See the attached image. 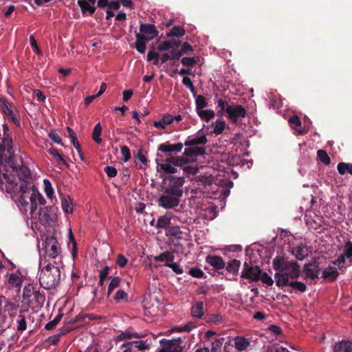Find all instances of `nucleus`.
<instances>
[{
    "label": "nucleus",
    "mask_w": 352,
    "mask_h": 352,
    "mask_svg": "<svg viewBox=\"0 0 352 352\" xmlns=\"http://www.w3.org/2000/svg\"><path fill=\"white\" fill-rule=\"evenodd\" d=\"M0 188L8 193L19 195V202L21 207L27 210L30 206L32 216L35 214L38 202L34 197L30 195V184L23 177H0Z\"/></svg>",
    "instance_id": "f257e3e1"
},
{
    "label": "nucleus",
    "mask_w": 352,
    "mask_h": 352,
    "mask_svg": "<svg viewBox=\"0 0 352 352\" xmlns=\"http://www.w3.org/2000/svg\"><path fill=\"white\" fill-rule=\"evenodd\" d=\"M163 194L159 197L157 204L165 209L173 208L179 204V198L183 195L182 186L184 177H160Z\"/></svg>",
    "instance_id": "f03ea898"
},
{
    "label": "nucleus",
    "mask_w": 352,
    "mask_h": 352,
    "mask_svg": "<svg viewBox=\"0 0 352 352\" xmlns=\"http://www.w3.org/2000/svg\"><path fill=\"white\" fill-rule=\"evenodd\" d=\"M272 266L276 272L274 275L276 285L281 287L283 280L296 279L300 276V266L297 262L289 261L284 256H276L273 259Z\"/></svg>",
    "instance_id": "7ed1b4c3"
},
{
    "label": "nucleus",
    "mask_w": 352,
    "mask_h": 352,
    "mask_svg": "<svg viewBox=\"0 0 352 352\" xmlns=\"http://www.w3.org/2000/svg\"><path fill=\"white\" fill-rule=\"evenodd\" d=\"M15 150L12 137L0 138V164L4 167L6 173L2 176H9L8 174L7 166H14Z\"/></svg>",
    "instance_id": "20e7f679"
},
{
    "label": "nucleus",
    "mask_w": 352,
    "mask_h": 352,
    "mask_svg": "<svg viewBox=\"0 0 352 352\" xmlns=\"http://www.w3.org/2000/svg\"><path fill=\"white\" fill-rule=\"evenodd\" d=\"M60 270L51 263L47 264L41 271L39 284L45 289L55 288L60 283Z\"/></svg>",
    "instance_id": "39448f33"
},
{
    "label": "nucleus",
    "mask_w": 352,
    "mask_h": 352,
    "mask_svg": "<svg viewBox=\"0 0 352 352\" xmlns=\"http://www.w3.org/2000/svg\"><path fill=\"white\" fill-rule=\"evenodd\" d=\"M193 184L196 185L192 190L195 193L200 192L202 193L214 192L213 186L214 177H195Z\"/></svg>",
    "instance_id": "423d86ee"
},
{
    "label": "nucleus",
    "mask_w": 352,
    "mask_h": 352,
    "mask_svg": "<svg viewBox=\"0 0 352 352\" xmlns=\"http://www.w3.org/2000/svg\"><path fill=\"white\" fill-rule=\"evenodd\" d=\"M167 162L172 166H179L187 174L195 175L198 172V168L195 165H186V160L184 157H170Z\"/></svg>",
    "instance_id": "0eeeda50"
},
{
    "label": "nucleus",
    "mask_w": 352,
    "mask_h": 352,
    "mask_svg": "<svg viewBox=\"0 0 352 352\" xmlns=\"http://www.w3.org/2000/svg\"><path fill=\"white\" fill-rule=\"evenodd\" d=\"M45 252L49 257L55 258L60 252L58 243L53 235H47L43 243Z\"/></svg>",
    "instance_id": "6e6552de"
},
{
    "label": "nucleus",
    "mask_w": 352,
    "mask_h": 352,
    "mask_svg": "<svg viewBox=\"0 0 352 352\" xmlns=\"http://www.w3.org/2000/svg\"><path fill=\"white\" fill-rule=\"evenodd\" d=\"M57 208L53 206L41 208L38 214V220L42 225H50L56 219Z\"/></svg>",
    "instance_id": "1a4fd4ad"
},
{
    "label": "nucleus",
    "mask_w": 352,
    "mask_h": 352,
    "mask_svg": "<svg viewBox=\"0 0 352 352\" xmlns=\"http://www.w3.org/2000/svg\"><path fill=\"white\" fill-rule=\"evenodd\" d=\"M261 275V269L257 265H252L247 262L243 264V269L241 274V277L248 279L251 281H258Z\"/></svg>",
    "instance_id": "9d476101"
},
{
    "label": "nucleus",
    "mask_w": 352,
    "mask_h": 352,
    "mask_svg": "<svg viewBox=\"0 0 352 352\" xmlns=\"http://www.w3.org/2000/svg\"><path fill=\"white\" fill-rule=\"evenodd\" d=\"M226 113L228 118L232 123H236L239 119L245 118L247 113L245 108L240 104L227 107Z\"/></svg>",
    "instance_id": "9b49d317"
},
{
    "label": "nucleus",
    "mask_w": 352,
    "mask_h": 352,
    "mask_svg": "<svg viewBox=\"0 0 352 352\" xmlns=\"http://www.w3.org/2000/svg\"><path fill=\"white\" fill-rule=\"evenodd\" d=\"M1 111L16 126H20V120L17 111L12 108V103L8 102L5 98L1 100Z\"/></svg>",
    "instance_id": "f8f14e48"
},
{
    "label": "nucleus",
    "mask_w": 352,
    "mask_h": 352,
    "mask_svg": "<svg viewBox=\"0 0 352 352\" xmlns=\"http://www.w3.org/2000/svg\"><path fill=\"white\" fill-rule=\"evenodd\" d=\"M205 153L206 150L204 147L190 146L184 149L183 157L186 160V165H191L190 162H195L198 156L203 155Z\"/></svg>",
    "instance_id": "ddd939ff"
},
{
    "label": "nucleus",
    "mask_w": 352,
    "mask_h": 352,
    "mask_svg": "<svg viewBox=\"0 0 352 352\" xmlns=\"http://www.w3.org/2000/svg\"><path fill=\"white\" fill-rule=\"evenodd\" d=\"M144 35L147 41H151L159 34V31L155 25L151 23H141L140 25V32Z\"/></svg>",
    "instance_id": "4468645a"
},
{
    "label": "nucleus",
    "mask_w": 352,
    "mask_h": 352,
    "mask_svg": "<svg viewBox=\"0 0 352 352\" xmlns=\"http://www.w3.org/2000/svg\"><path fill=\"white\" fill-rule=\"evenodd\" d=\"M160 344L162 349L158 352H181L179 344L175 340L162 339Z\"/></svg>",
    "instance_id": "2eb2a0df"
},
{
    "label": "nucleus",
    "mask_w": 352,
    "mask_h": 352,
    "mask_svg": "<svg viewBox=\"0 0 352 352\" xmlns=\"http://www.w3.org/2000/svg\"><path fill=\"white\" fill-rule=\"evenodd\" d=\"M288 122L291 127L295 129L299 135H302L308 132V129H305V127L302 126V122L298 116H292L289 118Z\"/></svg>",
    "instance_id": "dca6fc26"
},
{
    "label": "nucleus",
    "mask_w": 352,
    "mask_h": 352,
    "mask_svg": "<svg viewBox=\"0 0 352 352\" xmlns=\"http://www.w3.org/2000/svg\"><path fill=\"white\" fill-rule=\"evenodd\" d=\"M292 253L295 256L296 259L302 261L308 256L310 253V248L305 244H301L294 248L292 250Z\"/></svg>",
    "instance_id": "f3484780"
},
{
    "label": "nucleus",
    "mask_w": 352,
    "mask_h": 352,
    "mask_svg": "<svg viewBox=\"0 0 352 352\" xmlns=\"http://www.w3.org/2000/svg\"><path fill=\"white\" fill-rule=\"evenodd\" d=\"M206 262L212 266L216 270H222L226 267V263L222 257L215 255H208L206 258Z\"/></svg>",
    "instance_id": "a211bd4d"
},
{
    "label": "nucleus",
    "mask_w": 352,
    "mask_h": 352,
    "mask_svg": "<svg viewBox=\"0 0 352 352\" xmlns=\"http://www.w3.org/2000/svg\"><path fill=\"white\" fill-rule=\"evenodd\" d=\"M283 280V282L281 284V287L284 286H289L295 291L300 292L301 293H303L307 290V285L302 282L289 280Z\"/></svg>",
    "instance_id": "6ab92c4d"
},
{
    "label": "nucleus",
    "mask_w": 352,
    "mask_h": 352,
    "mask_svg": "<svg viewBox=\"0 0 352 352\" xmlns=\"http://www.w3.org/2000/svg\"><path fill=\"white\" fill-rule=\"evenodd\" d=\"M235 349L240 352L246 351L250 346V342L243 336H236L234 339Z\"/></svg>",
    "instance_id": "aec40b11"
},
{
    "label": "nucleus",
    "mask_w": 352,
    "mask_h": 352,
    "mask_svg": "<svg viewBox=\"0 0 352 352\" xmlns=\"http://www.w3.org/2000/svg\"><path fill=\"white\" fill-rule=\"evenodd\" d=\"M184 144L182 143H177L175 144H170L168 143H164L160 144L158 147V150L164 152V153H170V152H174V153H178L180 152L184 146Z\"/></svg>",
    "instance_id": "412c9836"
},
{
    "label": "nucleus",
    "mask_w": 352,
    "mask_h": 352,
    "mask_svg": "<svg viewBox=\"0 0 352 352\" xmlns=\"http://www.w3.org/2000/svg\"><path fill=\"white\" fill-rule=\"evenodd\" d=\"M333 352H352V342L342 340L335 344Z\"/></svg>",
    "instance_id": "4be33fe9"
},
{
    "label": "nucleus",
    "mask_w": 352,
    "mask_h": 352,
    "mask_svg": "<svg viewBox=\"0 0 352 352\" xmlns=\"http://www.w3.org/2000/svg\"><path fill=\"white\" fill-rule=\"evenodd\" d=\"M208 139L205 135L197 136L193 138H188L184 144L187 146L195 147L197 145H204L207 143Z\"/></svg>",
    "instance_id": "5701e85b"
},
{
    "label": "nucleus",
    "mask_w": 352,
    "mask_h": 352,
    "mask_svg": "<svg viewBox=\"0 0 352 352\" xmlns=\"http://www.w3.org/2000/svg\"><path fill=\"white\" fill-rule=\"evenodd\" d=\"M339 275V272L334 267L329 266L322 272V278L329 281H334Z\"/></svg>",
    "instance_id": "b1692460"
},
{
    "label": "nucleus",
    "mask_w": 352,
    "mask_h": 352,
    "mask_svg": "<svg viewBox=\"0 0 352 352\" xmlns=\"http://www.w3.org/2000/svg\"><path fill=\"white\" fill-rule=\"evenodd\" d=\"M135 37L136 41L135 43V47L138 52L141 54H144L146 48V42L148 41L144 37V36L142 35L140 33H136Z\"/></svg>",
    "instance_id": "393cba45"
},
{
    "label": "nucleus",
    "mask_w": 352,
    "mask_h": 352,
    "mask_svg": "<svg viewBox=\"0 0 352 352\" xmlns=\"http://www.w3.org/2000/svg\"><path fill=\"white\" fill-rule=\"evenodd\" d=\"M173 120L174 118L173 116L166 114L164 115L160 120L155 121L153 122V126L155 128L164 129L166 128V125L170 124Z\"/></svg>",
    "instance_id": "a878e982"
},
{
    "label": "nucleus",
    "mask_w": 352,
    "mask_h": 352,
    "mask_svg": "<svg viewBox=\"0 0 352 352\" xmlns=\"http://www.w3.org/2000/svg\"><path fill=\"white\" fill-rule=\"evenodd\" d=\"M204 305L202 301H198L191 307L192 316L201 318L204 315Z\"/></svg>",
    "instance_id": "bb28decb"
},
{
    "label": "nucleus",
    "mask_w": 352,
    "mask_h": 352,
    "mask_svg": "<svg viewBox=\"0 0 352 352\" xmlns=\"http://www.w3.org/2000/svg\"><path fill=\"white\" fill-rule=\"evenodd\" d=\"M14 166L16 167H13L11 166H7L8 167L12 168L14 170L16 171L18 176H32L31 170L30 168L24 165H16L14 162Z\"/></svg>",
    "instance_id": "cd10ccee"
},
{
    "label": "nucleus",
    "mask_w": 352,
    "mask_h": 352,
    "mask_svg": "<svg viewBox=\"0 0 352 352\" xmlns=\"http://www.w3.org/2000/svg\"><path fill=\"white\" fill-rule=\"evenodd\" d=\"M316 263V258H314L313 263H306L303 266V272H305L306 276L309 277L312 280L318 278V274H316V272H314V270L311 268L314 264Z\"/></svg>",
    "instance_id": "c85d7f7f"
},
{
    "label": "nucleus",
    "mask_w": 352,
    "mask_h": 352,
    "mask_svg": "<svg viewBox=\"0 0 352 352\" xmlns=\"http://www.w3.org/2000/svg\"><path fill=\"white\" fill-rule=\"evenodd\" d=\"M154 260L155 261H165V263H170L174 260V255L173 252L170 251H166L157 256H155L154 257Z\"/></svg>",
    "instance_id": "c756f323"
},
{
    "label": "nucleus",
    "mask_w": 352,
    "mask_h": 352,
    "mask_svg": "<svg viewBox=\"0 0 352 352\" xmlns=\"http://www.w3.org/2000/svg\"><path fill=\"white\" fill-rule=\"evenodd\" d=\"M78 5L80 6L82 14H85L87 12H89V14L92 15L96 11V8L90 6L89 3L85 0H78Z\"/></svg>",
    "instance_id": "7c9ffc66"
},
{
    "label": "nucleus",
    "mask_w": 352,
    "mask_h": 352,
    "mask_svg": "<svg viewBox=\"0 0 352 352\" xmlns=\"http://www.w3.org/2000/svg\"><path fill=\"white\" fill-rule=\"evenodd\" d=\"M225 338L223 337H216L211 340V351L210 352H221V347Z\"/></svg>",
    "instance_id": "2f4dec72"
},
{
    "label": "nucleus",
    "mask_w": 352,
    "mask_h": 352,
    "mask_svg": "<svg viewBox=\"0 0 352 352\" xmlns=\"http://www.w3.org/2000/svg\"><path fill=\"white\" fill-rule=\"evenodd\" d=\"M240 265L241 261L239 260L233 259L228 263L226 269L228 272L236 274L239 270Z\"/></svg>",
    "instance_id": "473e14b6"
},
{
    "label": "nucleus",
    "mask_w": 352,
    "mask_h": 352,
    "mask_svg": "<svg viewBox=\"0 0 352 352\" xmlns=\"http://www.w3.org/2000/svg\"><path fill=\"white\" fill-rule=\"evenodd\" d=\"M337 169L340 175L349 174L352 175V164L346 162H340L337 166Z\"/></svg>",
    "instance_id": "72a5a7b5"
},
{
    "label": "nucleus",
    "mask_w": 352,
    "mask_h": 352,
    "mask_svg": "<svg viewBox=\"0 0 352 352\" xmlns=\"http://www.w3.org/2000/svg\"><path fill=\"white\" fill-rule=\"evenodd\" d=\"M30 195L32 197H34L35 199L37 201L38 205L43 206L46 203L45 198L43 196L38 192L37 188L32 185L30 186Z\"/></svg>",
    "instance_id": "f704fd0d"
},
{
    "label": "nucleus",
    "mask_w": 352,
    "mask_h": 352,
    "mask_svg": "<svg viewBox=\"0 0 352 352\" xmlns=\"http://www.w3.org/2000/svg\"><path fill=\"white\" fill-rule=\"evenodd\" d=\"M186 33L185 30L180 26H174L168 32L166 33V37L176 36L182 37Z\"/></svg>",
    "instance_id": "c9c22d12"
},
{
    "label": "nucleus",
    "mask_w": 352,
    "mask_h": 352,
    "mask_svg": "<svg viewBox=\"0 0 352 352\" xmlns=\"http://www.w3.org/2000/svg\"><path fill=\"white\" fill-rule=\"evenodd\" d=\"M197 113L198 116L200 117V118L203 120H205L206 122H208L209 120L212 119L215 116L214 111L211 109H201L200 111H197Z\"/></svg>",
    "instance_id": "e433bc0d"
},
{
    "label": "nucleus",
    "mask_w": 352,
    "mask_h": 352,
    "mask_svg": "<svg viewBox=\"0 0 352 352\" xmlns=\"http://www.w3.org/2000/svg\"><path fill=\"white\" fill-rule=\"evenodd\" d=\"M170 223V219L167 216H161L157 220V224L155 227L157 229L164 228L166 230V228L169 227Z\"/></svg>",
    "instance_id": "4c0bfd02"
},
{
    "label": "nucleus",
    "mask_w": 352,
    "mask_h": 352,
    "mask_svg": "<svg viewBox=\"0 0 352 352\" xmlns=\"http://www.w3.org/2000/svg\"><path fill=\"white\" fill-rule=\"evenodd\" d=\"M142 337V335L139 334L136 332H131L129 331H126L124 332H122L120 335L117 336L118 340H123L126 339H131L133 338H140Z\"/></svg>",
    "instance_id": "58836bf2"
},
{
    "label": "nucleus",
    "mask_w": 352,
    "mask_h": 352,
    "mask_svg": "<svg viewBox=\"0 0 352 352\" xmlns=\"http://www.w3.org/2000/svg\"><path fill=\"white\" fill-rule=\"evenodd\" d=\"M151 48L152 50H150L147 54V61H153V64L154 65H158L160 62V54L159 53L153 51L155 49L154 45H152Z\"/></svg>",
    "instance_id": "ea45409f"
},
{
    "label": "nucleus",
    "mask_w": 352,
    "mask_h": 352,
    "mask_svg": "<svg viewBox=\"0 0 352 352\" xmlns=\"http://www.w3.org/2000/svg\"><path fill=\"white\" fill-rule=\"evenodd\" d=\"M120 283L121 278L118 276L113 277L111 279L108 286L107 296H109L115 289L120 287Z\"/></svg>",
    "instance_id": "a19ab883"
},
{
    "label": "nucleus",
    "mask_w": 352,
    "mask_h": 352,
    "mask_svg": "<svg viewBox=\"0 0 352 352\" xmlns=\"http://www.w3.org/2000/svg\"><path fill=\"white\" fill-rule=\"evenodd\" d=\"M102 133V126L100 123H98L95 125L92 133V138L97 144L102 143V139L100 138Z\"/></svg>",
    "instance_id": "79ce46f5"
},
{
    "label": "nucleus",
    "mask_w": 352,
    "mask_h": 352,
    "mask_svg": "<svg viewBox=\"0 0 352 352\" xmlns=\"http://www.w3.org/2000/svg\"><path fill=\"white\" fill-rule=\"evenodd\" d=\"M195 104L197 111L207 107L208 105L206 99L201 95H198L196 96Z\"/></svg>",
    "instance_id": "37998d69"
},
{
    "label": "nucleus",
    "mask_w": 352,
    "mask_h": 352,
    "mask_svg": "<svg viewBox=\"0 0 352 352\" xmlns=\"http://www.w3.org/2000/svg\"><path fill=\"white\" fill-rule=\"evenodd\" d=\"M213 125H214L213 133L216 135H220L223 133V131L226 127V122L223 120H217L215 121V122L213 124Z\"/></svg>",
    "instance_id": "c03bdc74"
},
{
    "label": "nucleus",
    "mask_w": 352,
    "mask_h": 352,
    "mask_svg": "<svg viewBox=\"0 0 352 352\" xmlns=\"http://www.w3.org/2000/svg\"><path fill=\"white\" fill-rule=\"evenodd\" d=\"M317 156L319 160L325 165H329L331 163V159L327 153L322 149L317 151Z\"/></svg>",
    "instance_id": "a18cd8bd"
},
{
    "label": "nucleus",
    "mask_w": 352,
    "mask_h": 352,
    "mask_svg": "<svg viewBox=\"0 0 352 352\" xmlns=\"http://www.w3.org/2000/svg\"><path fill=\"white\" fill-rule=\"evenodd\" d=\"M34 300L36 302L37 307H42L45 300V294L41 293L39 291H34L33 292Z\"/></svg>",
    "instance_id": "49530a36"
},
{
    "label": "nucleus",
    "mask_w": 352,
    "mask_h": 352,
    "mask_svg": "<svg viewBox=\"0 0 352 352\" xmlns=\"http://www.w3.org/2000/svg\"><path fill=\"white\" fill-rule=\"evenodd\" d=\"M182 233L180 228L178 226H169L166 228V235L167 236L177 237L179 234Z\"/></svg>",
    "instance_id": "de8ad7c7"
},
{
    "label": "nucleus",
    "mask_w": 352,
    "mask_h": 352,
    "mask_svg": "<svg viewBox=\"0 0 352 352\" xmlns=\"http://www.w3.org/2000/svg\"><path fill=\"white\" fill-rule=\"evenodd\" d=\"M68 332L69 331L67 330H62L59 333L49 337L47 341L49 342L50 344L57 345L60 341V338Z\"/></svg>",
    "instance_id": "09e8293b"
},
{
    "label": "nucleus",
    "mask_w": 352,
    "mask_h": 352,
    "mask_svg": "<svg viewBox=\"0 0 352 352\" xmlns=\"http://www.w3.org/2000/svg\"><path fill=\"white\" fill-rule=\"evenodd\" d=\"M63 316V314H58L54 318V320H52V321L47 322L45 324V329L46 330H48V331L53 329L57 325V324L60 321V320L62 319Z\"/></svg>",
    "instance_id": "8fccbe9b"
},
{
    "label": "nucleus",
    "mask_w": 352,
    "mask_h": 352,
    "mask_svg": "<svg viewBox=\"0 0 352 352\" xmlns=\"http://www.w3.org/2000/svg\"><path fill=\"white\" fill-rule=\"evenodd\" d=\"M17 330L19 331H23L27 328V323L25 318L23 315L20 314L16 320Z\"/></svg>",
    "instance_id": "3c124183"
},
{
    "label": "nucleus",
    "mask_w": 352,
    "mask_h": 352,
    "mask_svg": "<svg viewBox=\"0 0 352 352\" xmlns=\"http://www.w3.org/2000/svg\"><path fill=\"white\" fill-rule=\"evenodd\" d=\"M346 258L352 259V241H348L344 248V252L342 254Z\"/></svg>",
    "instance_id": "603ef678"
},
{
    "label": "nucleus",
    "mask_w": 352,
    "mask_h": 352,
    "mask_svg": "<svg viewBox=\"0 0 352 352\" xmlns=\"http://www.w3.org/2000/svg\"><path fill=\"white\" fill-rule=\"evenodd\" d=\"M208 322H212L214 324H218L222 321V316L219 314H210L208 315L204 318Z\"/></svg>",
    "instance_id": "864d4df0"
},
{
    "label": "nucleus",
    "mask_w": 352,
    "mask_h": 352,
    "mask_svg": "<svg viewBox=\"0 0 352 352\" xmlns=\"http://www.w3.org/2000/svg\"><path fill=\"white\" fill-rule=\"evenodd\" d=\"M45 184V192L49 199H52L54 195V190L50 182L47 179L43 180Z\"/></svg>",
    "instance_id": "5fc2aeb1"
},
{
    "label": "nucleus",
    "mask_w": 352,
    "mask_h": 352,
    "mask_svg": "<svg viewBox=\"0 0 352 352\" xmlns=\"http://www.w3.org/2000/svg\"><path fill=\"white\" fill-rule=\"evenodd\" d=\"M164 266L170 267L173 271L177 274H182L184 272L182 267H181L177 263H174L173 261L165 263Z\"/></svg>",
    "instance_id": "6e6d98bb"
},
{
    "label": "nucleus",
    "mask_w": 352,
    "mask_h": 352,
    "mask_svg": "<svg viewBox=\"0 0 352 352\" xmlns=\"http://www.w3.org/2000/svg\"><path fill=\"white\" fill-rule=\"evenodd\" d=\"M113 299L119 302L120 300L127 301L128 294L122 289H119L113 296Z\"/></svg>",
    "instance_id": "4d7b16f0"
},
{
    "label": "nucleus",
    "mask_w": 352,
    "mask_h": 352,
    "mask_svg": "<svg viewBox=\"0 0 352 352\" xmlns=\"http://www.w3.org/2000/svg\"><path fill=\"white\" fill-rule=\"evenodd\" d=\"M161 169H162L165 173H175L177 172V170L175 167L172 166L170 163L168 162L164 164H160Z\"/></svg>",
    "instance_id": "13d9d810"
},
{
    "label": "nucleus",
    "mask_w": 352,
    "mask_h": 352,
    "mask_svg": "<svg viewBox=\"0 0 352 352\" xmlns=\"http://www.w3.org/2000/svg\"><path fill=\"white\" fill-rule=\"evenodd\" d=\"M133 342H126L122 345L124 348L122 352H138Z\"/></svg>",
    "instance_id": "bf43d9fd"
},
{
    "label": "nucleus",
    "mask_w": 352,
    "mask_h": 352,
    "mask_svg": "<svg viewBox=\"0 0 352 352\" xmlns=\"http://www.w3.org/2000/svg\"><path fill=\"white\" fill-rule=\"evenodd\" d=\"M260 280L268 286H272L274 283V280L271 276H270L266 272L261 271V275L260 276Z\"/></svg>",
    "instance_id": "052dcab7"
},
{
    "label": "nucleus",
    "mask_w": 352,
    "mask_h": 352,
    "mask_svg": "<svg viewBox=\"0 0 352 352\" xmlns=\"http://www.w3.org/2000/svg\"><path fill=\"white\" fill-rule=\"evenodd\" d=\"M48 137L54 142L63 145V144L61 142L60 137L56 133V132L54 130H51V131L48 134Z\"/></svg>",
    "instance_id": "680f3d73"
},
{
    "label": "nucleus",
    "mask_w": 352,
    "mask_h": 352,
    "mask_svg": "<svg viewBox=\"0 0 352 352\" xmlns=\"http://www.w3.org/2000/svg\"><path fill=\"white\" fill-rule=\"evenodd\" d=\"M182 63L184 66L192 67L197 64V61L193 57H184L181 60Z\"/></svg>",
    "instance_id": "e2e57ef3"
},
{
    "label": "nucleus",
    "mask_w": 352,
    "mask_h": 352,
    "mask_svg": "<svg viewBox=\"0 0 352 352\" xmlns=\"http://www.w3.org/2000/svg\"><path fill=\"white\" fill-rule=\"evenodd\" d=\"M121 154L124 162L129 161L131 157L130 149L126 146H121Z\"/></svg>",
    "instance_id": "0e129e2a"
},
{
    "label": "nucleus",
    "mask_w": 352,
    "mask_h": 352,
    "mask_svg": "<svg viewBox=\"0 0 352 352\" xmlns=\"http://www.w3.org/2000/svg\"><path fill=\"white\" fill-rule=\"evenodd\" d=\"M134 344H135V348L137 351L144 350L148 349L149 346V344L147 343L146 340H137L133 341Z\"/></svg>",
    "instance_id": "69168bd1"
},
{
    "label": "nucleus",
    "mask_w": 352,
    "mask_h": 352,
    "mask_svg": "<svg viewBox=\"0 0 352 352\" xmlns=\"http://www.w3.org/2000/svg\"><path fill=\"white\" fill-rule=\"evenodd\" d=\"M189 274L195 278H202L204 276V272L198 267L191 268L189 271Z\"/></svg>",
    "instance_id": "338daca9"
},
{
    "label": "nucleus",
    "mask_w": 352,
    "mask_h": 352,
    "mask_svg": "<svg viewBox=\"0 0 352 352\" xmlns=\"http://www.w3.org/2000/svg\"><path fill=\"white\" fill-rule=\"evenodd\" d=\"M179 50L182 55L184 54H190L193 51L192 46L188 43L186 42L184 43L181 46V48Z\"/></svg>",
    "instance_id": "774afa93"
}]
</instances>
